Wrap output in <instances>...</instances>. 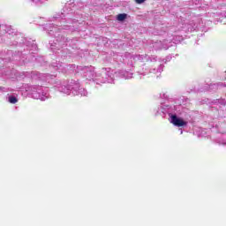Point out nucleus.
<instances>
[{
    "label": "nucleus",
    "instance_id": "nucleus-4",
    "mask_svg": "<svg viewBox=\"0 0 226 226\" xmlns=\"http://www.w3.org/2000/svg\"><path fill=\"white\" fill-rule=\"evenodd\" d=\"M137 4H142V3H145L146 0H135Z\"/></svg>",
    "mask_w": 226,
    "mask_h": 226
},
{
    "label": "nucleus",
    "instance_id": "nucleus-3",
    "mask_svg": "<svg viewBox=\"0 0 226 226\" xmlns=\"http://www.w3.org/2000/svg\"><path fill=\"white\" fill-rule=\"evenodd\" d=\"M9 102H10V103H17V102H19V100L15 96H10Z\"/></svg>",
    "mask_w": 226,
    "mask_h": 226
},
{
    "label": "nucleus",
    "instance_id": "nucleus-1",
    "mask_svg": "<svg viewBox=\"0 0 226 226\" xmlns=\"http://www.w3.org/2000/svg\"><path fill=\"white\" fill-rule=\"evenodd\" d=\"M170 119V123L178 128H181V126H186V124H188V122L185 121L183 118L177 117V115H171Z\"/></svg>",
    "mask_w": 226,
    "mask_h": 226
},
{
    "label": "nucleus",
    "instance_id": "nucleus-2",
    "mask_svg": "<svg viewBox=\"0 0 226 226\" xmlns=\"http://www.w3.org/2000/svg\"><path fill=\"white\" fill-rule=\"evenodd\" d=\"M126 17H127L126 13H121L117 15V19L119 20L120 22H123V20H125Z\"/></svg>",
    "mask_w": 226,
    "mask_h": 226
}]
</instances>
